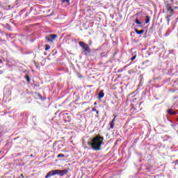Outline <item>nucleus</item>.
Here are the masks:
<instances>
[{"instance_id":"2f4dec72","label":"nucleus","mask_w":178,"mask_h":178,"mask_svg":"<svg viewBox=\"0 0 178 178\" xmlns=\"http://www.w3.org/2000/svg\"><path fill=\"white\" fill-rule=\"evenodd\" d=\"M18 178H20V177H18Z\"/></svg>"},{"instance_id":"1a4fd4ad","label":"nucleus","mask_w":178,"mask_h":178,"mask_svg":"<svg viewBox=\"0 0 178 178\" xmlns=\"http://www.w3.org/2000/svg\"><path fill=\"white\" fill-rule=\"evenodd\" d=\"M105 97V93H104V90H101L98 94V98L101 99V98H104Z\"/></svg>"},{"instance_id":"c85d7f7f","label":"nucleus","mask_w":178,"mask_h":178,"mask_svg":"<svg viewBox=\"0 0 178 178\" xmlns=\"http://www.w3.org/2000/svg\"><path fill=\"white\" fill-rule=\"evenodd\" d=\"M61 1H69V0H61Z\"/></svg>"},{"instance_id":"ddd939ff","label":"nucleus","mask_w":178,"mask_h":178,"mask_svg":"<svg viewBox=\"0 0 178 178\" xmlns=\"http://www.w3.org/2000/svg\"><path fill=\"white\" fill-rule=\"evenodd\" d=\"M168 113H169L170 115H175L176 113L172 112V109H169L168 110Z\"/></svg>"},{"instance_id":"f8f14e48","label":"nucleus","mask_w":178,"mask_h":178,"mask_svg":"<svg viewBox=\"0 0 178 178\" xmlns=\"http://www.w3.org/2000/svg\"><path fill=\"white\" fill-rule=\"evenodd\" d=\"M143 33H144V30H140V31H138V30H136V34H143Z\"/></svg>"},{"instance_id":"a211bd4d","label":"nucleus","mask_w":178,"mask_h":178,"mask_svg":"<svg viewBox=\"0 0 178 178\" xmlns=\"http://www.w3.org/2000/svg\"><path fill=\"white\" fill-rule=\"evenodd\" d=\"M38 97L39 99H42V96L41 95H40V93L38 94Z\"/></svg>"},{"instance_id":"aec40b11","label":"nucleus","mask_w":178,"mask_h":178,"mask_svg":"<svg viewBox=\"0 0 178 178\" xmlns=\"http://www.w3.org/2000/svg\"><path fill=\"white\" fill-rule=\"evenodd\" d=\"M116 118H117V116L115 115V116L114 117V118L112 120L111 122H113L115 123V122H116Z\"/></svg>"},{"instance_id":"39448f33","label":"nucleus","mask_w":178,"mask_h":178,"mask_svg":"<svg viewBox=\"0 0 178 178\" xmlns=\"http://www.w3.org/2000/svg\"><path fill=\"white\" fill-rule=\"evenodd\" d=\"M67 173H69L67 170H56V175H58V176H65Z\"/></svg>"},{"instance_id":"9d476101","label":"nucleus","mask_w":178,"mask_h":178,"mask_svg":"<svg viewBox=\"0 0 178 178\" xmlns=\"http://www.w3.org/2000/svg\"><path fill=\"white\" fill-rule=\"evenodd\" d=\"M149 20H151V18L149 17V16L147 15L146 16L145 24H147V23H149Z\"/></svg>"},{"instance_id":"5701e85b","label":"nucleus","mask_w":178,"mask_h":178,"mask_svg":"<svg viewBox=\"0 0 178 178\" xmlns=\"http://www.w3.org/2000/svg\"><path fill=\"white\" fill-rule=\"evenodd\" d=\"M92 112H97V109H95V108H92Z\"/></svg>"},{"instance_id":"4468645a","label":"nucleus","mask_w":178,"mask_h":178,"mask_svg":"<svg viewBox=\"0 0 178 178\" xmlns=\"http://www.w3.org/2000/svg\"><path fill=\"white\" fill-rule=\"evenodd\" d=\"M57 158H65V154H59L57 155Z\"/></svg>"},{"instance_id":"20e7f679","label":"nucleus","mask_w":178,"mask_h":178,"mask_svg":"<svg viewBox=\"0 0 178 178\" xmlns=\"http://www.w3.org/2000/svg\"><path fill=\"white\" fill-rule=\"evenodd\" d=\"M56 38H58V35L56 34H50L45 38L48 42H54Z\"/></svg>"},{"instance_id":"7ed1b4c3","label":"nucleus","mask_w":178,"mask_h":178,"mask_svg":"<svg viewBox=\"0 0 178 178\" xmlns=\"http://www.w3.org/2000/svg\"><path fill=\"white\" fill-rule=\"evenodd\" d=\"M79 47L83 49V52H88V54H91V49L90 46L87 44L86 42L81 41L79 42Z\"/></svg>"},{"instance_id":"393cba45","label":"nucleus","mask_w":178,"mask_h":178,"mask_svg":"<svg viewBox=\"0 0 178 178\" xmlns=\"http://www.w3.org/2000/svg\"><path fill=\"white\" fill-rule=\"evenodd\" d=\"M96 113H97V115H99V111H96Z\"/></svg>"},{"instance_id":"f3484780","label":"nucleus","mask_w":178,"mask_h":178,"mask_svg":"<svg viewBox=\"0 0 178 178\" xmlns=\"http://www.w3.org/2000/svg\"><path fill=\"white\" fill-rule=\"evenodd\" d=\"M135 23H136V24H141V22H140V20H138V19H136Z\"/></svg>"},{"instance_id":"b1692460","label":"nucleus","mask_w":178,"mask_h":178,"mask_svg":"<svg viewBox=\"0 0 178 178\" xmlns=\"http://www.w3.org/2000/svg\"><path fill=\"white\" fill-rule=\"evenodd\" d=\"M175 163L176 165H178V160H176V161H175Z\"/></svg>"},{"instance_id":"dca6fc26","label":"nucleus","mask_w":178,"mask_h":178,"mask_svg":"<svg viewBox=\"0 0 178 178\" xmlns=\"http://www.w3.org/2000/svg\"><path fill=\"white\" fill-rule=\"evenodd\" d=\"M45 47V51H48L51 48V47L48 44H46Z\"/></svg>"},{"instance_id":"9b49d317","label":"nucleus","mask_w":178,"mask_h":178,"mask_svg":"<svg viewBox=\"0 0 178 178\" xmlns=\"http://www.w3.org/2000/svg\"><path fill=\"white\" fill-rule=\"evenodd\" d=\"M115 127V122H113V121H111L110 122V129H113Z\"/></svg>"},{"instance_id":"423d86ee","label":"nucleus","mask_w":178,"mask_h":178,"mask_svg":"<svg viewBox=\"0 0 178 178\" xmlns=\"http://www.w3.org/2000/svg\"><path fill=\"white\" fill-rule=\"evenodd\" d=\"M63 118L65 122H72V117H70V115H69V113H63Z\"/></svg>"},{"instance_id":"f257e3e1","label":"nucleus","mask_w":178,"mask_h":178,"mask_svg":"<svg viewBox=\"0 0 178 178\" xmlns=\"http://www.w3.org/2000/svg\"><path fill=\"white\" fill-rule=\"evenodd\" d=\"M104 144V137L97 135L92 140V142H88V145H90L95 151H101V147Z\"/></svg>"},{"instance_id":"c756f323","label":"nucleus","mask_w":178,"mask_h":178,"mask_svg":"<svg viewBox=\"0 0 178 178\" xmlns=\"http://www.w3.org/2000/svg\"><path fill=\"white\" fill-rule=\"evenodd\" d=\"M1 152H2L1 151H0V154H1Z\"/></svg>"},{"instance_id":"412c9836","label":"nucleus","mask_w":178,"mask_h":178,"mask_svg":"<svg viewBox=\"0 0 178 178\" xmlns=\"http://www.w3.org/2000/svg\"><path fill=\"white\" fill-rule=\"evenodd\" d=\"M136 56H134L131 58V60H134V59H136Z\"/></svg>"},{"instance_id":"cd10ccee","label":"nucleus","mask_w":178,"mask_h":178,"mask_svg":"<svg viewBox=\"0 0 178 178\" xmlns=\"http://www.w3.org/2000/svg\"><path fill=\"white\" fill-rule=\"evenodd\" d=\"M95 105H97V102H95Z\"/></svg>"},{"instance_id":"6e6552de","label":"nucleus","mask_w":178,"mask_h":178,"mask_svg":"<svg viewBox=\"0 0 178 178\" xmlns=\"http://www.w3.org/2000/svg\"><path fill=\"white\" fill-rule=\"evenodd\" d=\"M86 15L88 16V17H92V15H94V11L91 10H88L86 11Z\"/></svg>"},{"instance_id":"7c9ffc66","label":"nucleus","mask_w":178,"mask_h":178,"mask_svg":"<svg viewBox=\"0 0 178 178\" xmlns=\"http://www.w3.org/2000/svg\"><path fill=\"white\" fill-rule=\"evenodd\" d=\"M171 1H173V0H171Z\"/></svg>"},{"instance_id":"a878e982","label":"nucleus","mask_w":178,"mask_h":178,"mask_svg":"<svg viewBox=\"0 0 178 178\" xmlns=\"http://www.w3.org/2000/svg\"><path fill=\"white\" fill-rule=\"evenodd\" d=\"M21 177L24 178V175H23V174H21Z\"/></svg>"},{"instance_id":"f03ea898","label":"nucleus","mask_w":178,"mask_h":178,"mask_svg":"<svg viewBox=\"0 0 178 178\" xmlns=\"http://www.w3.org/2000/svg\"><path fill=\"white\" fill-rule=\"evenodd\" d=\"M165 6L168 12H170V15L166 16V19H168V21L170 22V19L169 17H171V16H173V12L175 11V9H178L177 6H175V1H165Z\"/></svg>"},{"instance_id":"2eb2a0df","label":"nucleus","mask_w":178,"mask_h":178,"mask_svg":"<svg viewBox=\"0 0 178 178\" xmlns=\"http://www.w3.org/2000/svg\"><path fill=\"white\" fill-rule=\"evenodd\" d=\"M25 79H26L27 83H30L31 80H30V76L29 75H26L25 76Z\"/></svg>"},{"instance_id":"bb28decb","label":"nucleus","mask_w":178,"mask_h":178,"mask_svg":"<svg viewBox=\"0 0 178 178\" xmlns=\"http://www.w3.org/2000/svg\"><path fill=\"white\" fill-rule=\"evenodd\" d=\"M0 63H2V60H0Z\"/></svg>"},{"instance_id":"4be33fe9","label":"nucleus","mask_w":178,"mask_h":178,"mask_svg":"<svg viewBox=\"0 0 178 178\" xmlns=\"http://www.w3.org/2000/svg\"><path fill=\"white\" fill-rule=\"evenodd\" d=\"M63 2H67V3L68 5H70V1H64Z\"/></svg>"},{"instance_id":"6ab92c4d","label":"nucleus","mask_w":178,"mask_h":178,"mask_svg":"<svg viewBox=\"0 0 178 178\" xmlns=\"http://www.w3.org/2000/svg\"><path fill=\"white\" fill-rule=\"evenodd\" d=\"M78 77L79 79H83V75H81V74H78Z\"/></svg>"},{"instance_id":"0eeeda50","label":"nucleus","mask_w":178,"mask_h":178,"mask_svg":"<svg viewBox=\"0 0 178 178\" xmlns=\"http://www.w3.org/2000/svg\"><path fill=\"white\" fill-rule=\"evenodd\" d=\"M55 175H56V170H51V171H50V172H49L47 173V175L45 176V178H49V177H52V176H55Z\"/></svg>"}]
</instances>
